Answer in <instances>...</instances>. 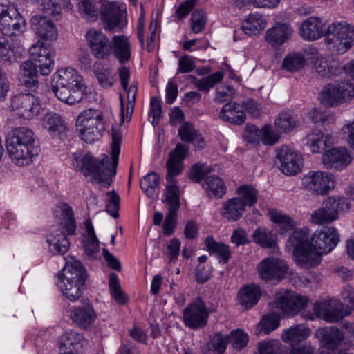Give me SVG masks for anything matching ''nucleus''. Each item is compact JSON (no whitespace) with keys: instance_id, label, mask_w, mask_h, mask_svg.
Returning a JSON list of instances; mask_svg holds the SVG:
<instances>
[{"instance_id":"1","label":"nucleus","mask_w":354,"mask_h":354,"mask_svg":"<svg viewBox=\"0 0 354 354\" xmlns=\"http://www.w3.org/2000/svg\"><path fill=\"white\" fill-rule=\"evenodd\" d=\"M122 139V131L112 127V162L108 156H104L103 159L100 160L90 153H75L73 155V165L84 176H91L93 182L103 183L104 187H109L111 185L113 176L116 174Z\"/></svg>"},{"instance_id":"2","label":"nucleus","mask_w":354,"mask_h":354,"mask_svg":"<svg viewBox=\"0 0 354 354\" xmlns=\"http://www.w3.org/2000/svg\"><path fill=\"white\" fill-rule=\"evenodd\" d=\"M6 147L12 161L19 166L29 165L39 151L34 132L24 127L15 128L8 133Z\"/></svg>"},{"instance_id":"3","label":"nucleus","mask_w":354,"mask_h":354,"mask_svg":"<svg viewBox=\"0 0 354 354\" xmlns=\"http://www.w3.org/2000/svg\"><path fill=\"white\" fill-rule=\"evenodd\" d=\"M87 278V271L80 261H68L57 276V285L63 295L75 302L82 297Z\"/></svg>"},{"instance_id":"4","label":"nucleus","mask_w":354,"mask_h":354,"mask_svg":"<svg viewBox=\"0 0 354 354\" xmlns=\"http://www.w3.org/2000/svg\"><path fill=\"white\" fill-rule=\"evenodd\" d=\"M102 120V114L93 109L85 110L78 115L76 128L84 142L92 143L102 137L106 130Z\"/></svg>"},{"instance_id":"5","label":"nucleus","mask_w":354,"mask_h":354,"mask_svg":"<svg viewBox=\"0 0 354 354\" xmlns=\"http://www.w3.org/2000/svg\"><path fill=\"white\" fill-rule=\"evenodd\" d=\"M310 237V230L308 227L296 229L290 236L287 247L292 250L298 262L306 268H312L311 263L314 259L312 236Z\"/></svg>"},{"instance_id":"6","label":"nucleus","mask_w":354,"mask_h":354,"mask_svg":"<svg viewBox=\"0 0 354 354\" xmlns=\"http://www.w3.org/2000/svg\"><path fill=\"white\" fill-rule=\"evenodd\" d=\"M349 209L350 203L346 198L329 197L323 202L319 208L312 212L310 221L315 225L328 224L338 219L340 212Z\"/></svg>"},{"instance_id":"7","label":"nucleus","mask_w":354,"mask_h":354,"mask_svg":"<svg viewBox=\"0 0 354 354\" xmlns=\"http://www.w3.org/2000/svg\"><path fill=\"white\" fill-rule=\"evenodd\" d=\"M339 241V235L334 227H324L316 230L312 236V243L314 254L311 267L318 266L323 254L332 251Z\"/></svg>"},{"instance_id":"8","label":"nucleus","mask_w":354,"mask_h":354,"mask_svg":"<svg viewBox=\"0 0 354 354\" xmlns=\"http://www.w3.org/2000/svg\"><path fill=\"white\" fill-rule=\"evenodd\" d=\"M26 28V21L13 5L0 4V31L7 36L23 33Z\"/></svg>"},{"instance_id":"9","label":"nucleus","mask_w":354,"mask_h":354,"mask_svg":"<svg viewBox=\"0 0 354 354\" xmlns=\"http://www.w3.org/2000/svg\"><path fill=\"white\" fill-rule=\"evenodd\" d=\"M354 97V85L345 80L337 86L328 84L319 94L320 102L328 106H335L351 100Z\"/></svg>"},{"instance_id":"10","label":"nucleus","mask_w":354,"mask_h":354,"mask_svg":"<svg viewBox=\"0 0 354 354\" xmlns=\"http://www.w3.org/2000/svg\"><path fill=\"white\" fill-rule=\"evenodd\" d=\"M308 303L306 297L287 290L275 293L273 305L287 317H293L304 309Z\"/></svg>"},{"instance_id":"11","label":"nucleus","mask_w":354,"mask_h":354,"mask_svg":"<svg viewBox=\"0 0 354 354\" xmlns=\"http://www.w3.org/2000/svg\"><path fill=\"white\" fill-rule=\"evenodd\" d=\"M209 315L205 302L201 299H197L183 310V321L191 329H202L207 324Z\"/></svg>"},{"instance_id":"12","label":"nucleus","mask_w":354,"mask_h":354,"mask_svg":"<svg viewBox=\"0 0 354 354\" xmlns=\"http://www.w3.org/2000/svg\"><path fill=\"white\" fill-rule=\"evenodd\" d=\"M288 271V266L285 261L274 257L262 259L257 266L259 277L266 281L279 282L283 279Z\"/></svg>"},{"instance_id":"13","label":"nucleus","mask_w":354,"mask_h":354,"mask_svg":"<svg viewBox=\"0 0 354 354\" xmlns=\"http://www.w3.org/2000/svg\"><path fill=\"white\" fill-rule=\"evenodd\" d=\"M275 164L280 171L287 176L299 173L303 166L301 156L287 146L276 149Z\"/></svg>"},{"instance_id":"14","label":"nucleus","mask_w":354,"mask_h":354,"mask_svg":"<svg viewBox=\"0 0 354 354\" xmlns=\"http://www.w3.org/2000/svg\"><path fill=\"white\" fill-rule=\"evenodd\" d=\"M302 184L313 194L325 195L333 189L334 180L330 173L310 171L303 178Z\"/></svg>"},{"instance_id":"15","label":"nucleus","mask_w":354,"mask_h":354,"mask_svg":"<svg viewBox=\"0 0 354 354\" xmlns=\"http://www.w3.org/2000/svg\"><path fill=\"white\" fill-rule=\"evenodd\" d=\"M91 54L100 59H107L112 52V45L106 35L102 31L91 28L85 35Z\"/></svg>"},{"instance_id":"16","label":"nucleus","mask_w":354,"mask_h":354,"mask_svg":"<svg viewBox=\"0 0 354 354\" xmlns=\"http://www.w3.org/2000/svg\"><path fill=\"white\" fill-rule=\"evenodd\" d=\"M30 57L38 64L41 75H48L54 66L55 51L43 42L38 41L30 48Z\"/></svg>"},{"instance_id":"17","label":"nucleus","mask_w":354,"mask_h":354,"mask_svg":"<svg viewBox=\"0 0 354 354\" xmlns=\"http://www.w3.org/2000/svg\"><path fill=\"white\" fill-rule=\"evenodd\" d=\"M11 106L21 117L30 119L37 115L41 105L37 97L31 94L21 93L11 99Z\"/></svg>"},{"instance_id":"18","label":"nucleus","mask_w":354,"mask_h":354,"mask_svg":"<svg viewBox=\"0 0 354 354\" xmlns=\"http://www.w3.org/2000/svg\"><path fill=\"white\" fill-rule=\"evenodd\" d=\"M328 27L317 17H310L299 27V35L306 41H313L323 36H328Z\"/></svg>"},{"instance_id":"19","label":"nucleus","mask_w":354,"mask_h":354,"mask_svg":"<svg viewBox=\"0 0 354 354\" xmlns=\"http://www.w3.org/2000/svg\"><path fill=\"white\" fill-rule=\"evenodd\" d=\"M186 151L185 147L178 143L174 150L170 153L166 163V180L167 183H176L175 177L180 174L183 171L182 162L185 158Z\"/></svg>"},{"instance_id":"20","label":"nucleus","mask_w":354,"mask_h":354,"mask_svg":"<svg viewBox=\"0 0 354 354\" xmlns=\"http://www.w3.org/2000/svg\"><path fill=\"white\" fill-rule=\"evenodd\" d=\"M34 32L44 40L54 41L58 36L57 28L47 16L36 15L30 19Z\"/></svg>"},{"instance_id":"21","label":"nucleus","mask_w":354,"mask_h":354,"mask_svg":"<svg viewBox=\"0 0 354 354\" xmlns=\"http://www.w3.org/2000/svg\"><path fill=\"white\" fill-rule=\"evenodd\" d=\"M328 36L333 35L345 50L354 44V28L345 21L334 22L328 26Z\"/></svg>"},{"instance_id":"22","label":"nucleus","mask_w":354,"mask_h":354,"mask_svg":"<svg viewBox=\"0 0 354 354\" xmlns=\"http://www.w3.org/2000/svg\"><path fill=\"white\" fill-rule=\"evenodd\" d=\"M352 161V157L346 148L334 147L326 151L322 156V162L327 168L343 169Z\"/></svg>"},{"instance_id":"23","label":"nucleus","mask_w":354,"mask_h":354,"mask_svg":"<svg viewBox=\"0 0 354 354\" xmlns=\"http://www.w3.org/2000/svg\"><path fill=\"white\" fill-rule=\"evenodd\" d=\"M124 12L115 3L105 5L101 10L102 20L106 24V29L112 30L116 27L122 29L127 24V19H123Z\"/></svg>"},{"instance_id":"24","label":"nucleus","mask_w":354,"mask_h":354,"mask_svg":"<svg viewBox=\"0 0 354 354\" xmlns=\"http://www.w3.org/2000/svg\"><path fill=\"white\" fill-rule=\"evenodd\" d=\"M51 90L55 95L60 101L70 105H73L82 102L86 97V94L77 89L61 84L59 82H54L52 80Z\"/></svg>"},{"instance_id":"25","label":"nucleus","mask_w":354,"mask_h":354,"mask_svg":"<svg viewBox=\"0 0 354 354\" xmlns=\"http://www.w3.org/2000/svg\"><path fill=\"white\" fill-rule=\"evenodd\" d=\"M316 336L324 347V350L332 351H335L344 340L343 333L335 326L319 328L316 331Z\"/></svg>"},{"instance_id":"26","label":"nucleus","mask_w":354,"mask_h":354,"mask_svg":"<svg viewBox=\"0 0 354 354\" xmlns=\"http://www.w3.org/2000/svg\"><path fill=\"white\" fill-rule=\"evenodd\" d=\"M314 315L327 322H337L344 318L343 312L336 306L335 301L324 300L313 306Z\"/></svg>"},{"instance_id":"27","label":"nucleus","mask_w":354,"mask_h":354,"mask_svg":"<svg viewBox=\"0 0 354 354\" xmlns=\"http://www.w3.org/2000/svg\"><path fill=\"white\" fill-rule=\"evenodd\" d=\"M53 80L54 82H59L61 84L71 86L75 90L77 89L85 93L86 86L84 79L74 68H66L57 71L53 74Z\"/></svg>"},{"instance_id":"28","label":"nucleus","mask_w":354,"mask_h":354,"mask_svg":"<svg viewBox=\"0 0 354 354\" xmlns=\"http://www.w3.org/2000/svg\"><path fill=\"white\" fill-rule=\"evenodd\" d=\"M42 126L53 137L63 139L68 130L66 123L63 118L55 112H48L42 119Z\"/></svg>"},{"instance_id":"29","label":"nucleus","mask_w":354,"mask_h":354,"mask_svg":"<svg viewBox=\"0 0 354 354\" xmlns=\"http://www.w3.org/2000/svg\"><path fill=\"white\" fill-rule=\"evenodd\" d=\"M72 321L83 329H87L97 318L94 308L89 303L75 307L71 313Z\"/></svg>"},{"instance_id":"30","label":"nucleus","mask_w":354,"mask_h":354,"mask_svg":"<svg viewBox=\"0 0 354 354\" xmlns=\"http://www.w3.org/2000/svg\"><path fill=\"white\" fill-rule=\"evenodd\" d=\"M38 64L32 61L24 62L20 66V82L29 90L35 91L39 85Z\"/></svg>"},{"instance_id":"31","label":"nucleus","mask_w":354,"mask_h":354,"mask_svg":"<svg viewBox=\"0 0 354 354\" xmlns=\"http://www.w3.org/2000/svg\"><path fill=\"white\" fill-rule=\"evenodd\" d=\"M246 208L239 198L235 197L223 203L220 213L228 222H236L244 214Z\"/></svg>"},{"instance_id":"32","label":"nucleus","mask_w":354,"mask_h":354,"mask_svg":"<svg viewBox=\"0 0 354 354\" xmlns=\"http://www.w3.org/2000/svg\"><path fill=\"white\" fill-rule=\"evenodd\" d=\"M292 32V29L290 26L279 24L267 30L266 39L271 46L277 48L290 39Z\"/></svg>"},{"instance_id":"33","label":"nucleus","mask_w":354,"mask_h":354,"mask_svg":"<svg viewBox=\"0 0 354 354\" xmlns=\"http://www.w3.org/2000/svg\"><path fill=\"white\" fill-rule=\"evenodd\" d=\"M112 52L120 64L128 62L131 57V46L129 39L124 35H115L111 41Z\"/></svg>"},{"instance_id":"34","label":"nucleus","mask_w":354,"mask_h":354,"mask_svg":"<svg viewBox=\"0 0 354 354\" xmlns=\"http://www.w3.org/2000/svg\"><path fill=\"white\" fill-rule=\"evenodd\" d=\"M220 118L232 124L240 125L245 122L246 114L240 104L230 102L223 106Z\"/></svg>"},{"instance_id":"35","label":"nucleus","mask_w":354,"mask_h":354,"mask_svg":"<svg viewBox=\"0 0 354 354\" xmlns=\"http://www.w3.org/2000/svg\"><path fill=\"white\" fill-rule=\"evenodd\" d=\"M332 137L321 130L313 129L306 136V145L313 153H321L328 147Z\"/></svg>"},{"instance_id":"36","label":"nucleus","mask_w":354,"mask_h":354,"mask_svg":"<svg viewBox=\"0 0 354 354\" xmlns=\"http://www.w3.org/2000/svg\"><path fill=\"white\" fill-rule=\"evenodd\" d=\"M162 178L155 171H150L140 180V187L147 197L156 198L160 192Z\"/></svg>"},{"instance_id":"37","label":"nucleus","mask_w":354,"mask_h":354,"mask_svg":"<svg viewBox=\"0 0 354 354\" xmlns=\"http://www.w3.org/2000/svg\"><path fill=\"white\" fill-rule=\"evenodd\" d=\"M310 335V329L306 324H301L285 330L281 335V338L284 342L288 343L293 346L304 341Z\"/></svg>"},{"instance_id":"38","label":"nucleus","mask_w":354,"mask_h":354,"mask_svg":"<svg viewBox=\"0 0 354 354\" xmlns=\"http://www.w3.org/2000/svg\"><path fill=\"white\" fill-rule=\"evenodd\" d=\"M297 116L289 109L281 111L274 120V127L281 133L292 131L298 126Z\"/></svg>"},{"instance_id":"39","label":"nucleus","mask_w":354,"mask_h":354,"mask_svg":"<svg viewBox=\"0 0 354 354\" xmlns=\"http://www.w3.org/2000/svg\"><path fill=\"white\" fill-rule=\"evenodd\" d=\"M207 196L210 198H221L226 193L224 181L216 176H207L202 183Z\"/></svg>"},{"instance_id":"40","label":"nucleus","mask_w":354,"mask_h":354,"mask_svg":"<svg viewBox=\"0 0 354 354\" xmlns=\"http://www.w3.org/2000/svg\"><path fill=\"white\" fill-rule=\"evenodd\" d=\"M261 291L259 286L247 285L242 287L238 293L239 303L246 308H250L260 299Z\"/></svg>"},{"instance_id":"41","label":"nucleus","mask_w":354,"mask_h":354,"mask_svg":"<svg viewBox=\"0 0 354 354\" xmlns=\"http://www.w3.org/2000/svg\"><path fill=\"white\" fill-rule=\"evenodd\" d=\"M205 244L207 251L212 254L218 255L219 261L226 263L231 257V250L229 245L221 242H216L213 236H207L205 240Z\"/></svg>"},{"instance_id":"42","label":"nucleus","mask_w":354,"mask_h":354,"mask_svg":"<svg viewBox=\"0 0 354 354\" xmlns=\"http://www.w3.org/2000/svg\"><path fill=\"white\" fill-rule=\"evenodd\" d=\"M50 251L54 254L66 253L69 248V241L62 230H58L53 232L47 239Z\"/></svg>"},{"instance_id":"43","label":"nucleus","mask_w":354,"mask_h":354,"mask_svg":"<svg viewBox=\"0 0 354 354\" xmlns=\"http://www.w3.org/2000/svg\"><path fill=\"white\" fill-rule=\"evenodd\" d=\"M266 26V21L263 16L258 13L250 14L243 23L241 29L248 36L257 35Z\"/></svg>"},{"instance_id":"44","label":"nucleus","mask_w":354,"mask_h":354,"mask_svg":"<svg viewBox=\"0 0 354 354\" xmlns=\"http://www.w3.org/2000/svg\"><path fill=\"white\" fill-rule=\"evenodd\" d=\"M253 241L263 248H272L277 245V236L266 227H259L252 234Z\"/></svg>"},{"instance_id":"45","label":"nucleus","mask_w":354,"mask_h":354,"mask_svg":"<svg viewBox=\"0 0 354 354\" xmlns=\"http://www.w3.org/2000/svg\"><path fill=\"white\" fill-rule=\"evenodd\" d=\"M93 73L99 84L105 89L111 88L116 80L112 74L110 68L101 63H95L93 66Z\"/></svg>"},{"instance_id":"46","label":"nucleus","mask_w":354,"mask_h":354,"mask_svg":"<svg viewBox=\"0 0 354 354\" xmlns=\"http://www.w3.org/2000/svg\"><path fill=\"white\" fill-rule=\"evenodd\" d=\"M270 219L274 223L277 227V232L283 234L288 231L293 230L295 225L294 220L288 215L278 212L276 209H271L269 212Z\"/></svg>"},{"instance_id":"47","label":"nucleus","mask_w":354,"mask_h":354,"mask_svg":"<svg viewBox=\"0 0 354 354\" xmlns=\"http://www.w3.org/2000/svg\"><path fill=\"white\" fill-rule=\"evenodd\" d=\"M23 49L20 47H15L8 39H0V57L6 62L10 64L17 62L22 55Z\"/></svg>"},{"instance_id":"48","label":"nucleus","mask_w":354,"mask_h":354,"mask_svg":"<svg viewBox=\"0 0 354 354\" xmlns=\"http://www.w3.org/2000/svg\"><path fill=\"white\" fill-rule=\"evenodd\" d=\"M165 198L162 202L165 204L168 210L177 211L180 208V188L175 183H170L165 187L164 192Z\"/></svg>"},{"instance_id":"49","label":"nucleus","mask_w":354,"mask_h":354,"mask_svg":"<svg viewBox=\"0 0 354 354\" xmlns=\"http://www.w3.org/2000/svg\"><path fill=\"white\" fill-rule=\"evenodd\" d=\"M57 208L63 216V227L68 235H73L76 230V221L72 207L66 203H60Z\"/></svg>"},{"instance_id":"50","label":"nucleus","mask_w":354,"mask_h":354,"mask_svg":"<svg viewBox=\"0 0 354 354\" xmlns=\"http://www.w3.org/2000/svg\"><path fill=\"white\" fill-rule=\"evenodd\" d=\"M83 339L82 334L74 330H67L59 338L58 346L62 351L72 353V348H75V346L81 343Z\"/></svg>"},{"instance_id":"51","label":"nucleus","mask_w":354,"mask_h":354,"mask_svg":"<svg viewBox=\"0 0 354 354\" xmlns=\"http://www.w3.org/2000/svg\"><path fill=\"white\" fill-rule=\"evenodd\" d=\"M306 58L301 53H291L283 59L282 67L287 71L295 73L302 69L306 65Z\"/></svg>"},{"instance_id":"52","label":"nucleus","mask_w":354,"mask_h":354,"mask_svg":"<svg viewBox=\"0 0 354 354\" xmlns=\"http://www.w3.org/2000/svg\"><path fill=\"white\" fill-rule=\"evenodd\" d=\"M238 196L244 204V207H252L257 202L258 192L250 185H243L236 189Z\"/></svg>"},{"instance_id":"53","label":"nucleus","mask_w":354,"mask_h":354,"mask_svg":"<svg viewBox=\"0 0 354 354\" xmlns=\"http://www.w3.org/2000/svg\"><path fill=\"white\" fill-rule=\"evenodd\" d=\"M109 290L112 297L119 304L124 305L128 301V296L122 290L118 275L112 272L109 275Z\"/></svg>"},{"instance_id":"54","label":"nucleus","mask_w":354,"mask_h":354,"mask_svg":"<svg viewBox=\"0 0 354 354\" xmlns=\"http://www.w3.org/2000/svg\"><path fill=\"white\" fill-rule=\"evenodd\" d=\"M229 344V337L227 335H223L221 333H216L209 337L207 343V347L209 350H212L218 354H223Z\"/></svg>"},{"instance_id":"55","label":"nucleus","mask_w":354,"mask_h":354,"mask_svg":"<svg viewBox=\"0 0 354 354\" xmlns=\"http://www.w3.org/2000/svg\"><path fill=\"white\" fill-rule=\"evenodd\" d=\"M223 75L221 72L214 73L202 79L196 80L195 85L201 91L208 92L216 84L222 81Z\"/></svg>"},{"instance_id":"56","label":"nucleus","mask_w":354,"mask_h":354,"mask_svg":"<svg viewBox=\"0 0 354 354\" xmlns=\"http://www.w3.org/2000/svg\"><path fill=\"white\" fill-rule=\"evenodd\" d=\"M178 136L183 142H193L199 136V133L192 123L185 122L179 127Z\"/></svg>"},{"instance_id":"57","label":"nucleus","mask_w":354,"mask_h":354,"mask_svg":"<svg viewBox=\"0 0 354 354\" xmlns=\"http://www.w3.org/2000/svg\"><path fill=\"white\" fill-rule=\"evenodd\" d=\"M191 29L195 33L202 32L207 22V16L204 10L201 9L195 10L191 16Z\"/></svg>"},{"instance_id":"58","label":"nucleus","mask_w":354,"mask_h":354,"mask_svg":"<svg viewBox=\"0 0 354 354\" xmlns=\"http://www.w3.org/2000/svg\"><path fill=\"white\" fill-rule=\"evenodd\" d=\"M229 343H231L233 348L241 350L247 346L249 337L243 330H233L229 335Z\"/></svg>"},{"instance_id":"59","label":"nucleus","mask_w":354,"mask_h":354,"mask_svg":"<svg viewBox=\"0 0 354 354\" xmlns=\"http://www.w3.org/2000/svg\"><path fill=\"white\" fill-rule=\"evenodd\" d=\"M279 316L277 314H269L263 317L259 326L260 327L261 332L266 335L276 330L279 326Z\"/></svg>"},{"instance_id":"60","label":"nucleus","mask_w":354,"mask_h":354,"mask_svg":"<svg viewBox=\"0 0 354 354\" xmlns=\"http://www.w3.org/2000/svg\"><path fill=\"white\" fill-rule=\"evenodd\" d=\"M109 198L106 204V212L113 218H116L119 216L118 211L120 209V196L112 190L107 192Z\"/></svg>"},{"instance_id":"61","label":"nucleus","mask_w":354,"mask_h":354,"mask_svg":"<svg viewBox=\"0 0 354 354\" xmlns=\"http://www.w3.org/2000/svg\"><path fill=\"white\" fill-rule=\"evenodd\" d=\"M316 72L322 77L330 78L336 75L335 70L330 66L329 62L324 57H317L315 63Z\"/></svg>"},{"instance_id":"62","label":"nucleus","mask_w":354,"mask_h":354,"mask_svg":"<svg viewBox=\"0 0 354 354\" xmlns=\"http://www.w3.org/2000/svg\"><path fill=\"white\" fill-rule=\"evenodd\" d=\"M78 11L83 17L86 19L94 20L97 17V10L90 0L79 1Z\"/></svg>"},{"instance_id":"63","label":"nucleus","mask_w":354,"mask_h":354,"mask_svg":"<svg viewBox=\"0 0 354 354\" xmlns=\"http://www.w3.org/2000/svg\"><path fill=\"white\" fill-rule=\"evenodd\" d=\"M39 9L50 17L59 16L62 12L61 6L55 0H39Z\"/></svg>"},{"instance_id":"64","label":"nucleus","mask_w":354,"mask_h":354,"mask_svg":"<svg viewBox=\"0 0 354 354\" xmlns=\"http://www.w3.org/2000/svg\"><path fill=\"white\" fill-rule=\"evenodd\" d=\"M308 115L313 122L322 125L328 124L333 120V116L327 111H322L317 108L312 109Z\"/></svg>"}]
</instances>
